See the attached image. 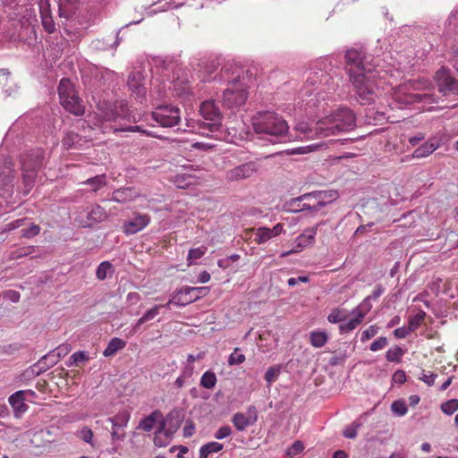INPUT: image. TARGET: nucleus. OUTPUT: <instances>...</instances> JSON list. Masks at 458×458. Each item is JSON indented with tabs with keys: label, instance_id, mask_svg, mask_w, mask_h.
I'll list each match as a JSON object with an SVG mask.
<instances>
[{
	"label": "nucleus",
	"instance_id": "1",
	"mask_svg": "<svg viewBox=\"0 0 458 458\" xmlns=\"http://www.w3.org/2000/svg\"><path fill=\"white\" fill-rule=\"evenodd\" d=\"M345 62L350 81L356 99L361 105H370L377 98L378 72L369 57L356 49L345 53Z\"/></svg>",
	"mask_w": 458,
	"mask_h": 458
},
{
	"label": "nucleus",
	"instance_id": "2",
	"mask_svg": "<svg viewBox=\"0 0 458 458\" xmlns=\"http://www.w3.org/2000/svg\"><path fill=\"white\" fill-rule=\"evenodd\" d=\"M432 82L425 78L409 81L393 89V99L400 106H408L415 103H437Z\"/></svg>",
	"mask_w": 458,
	"mask_h": 458
},
{
	"label": "nucleus",
	"instance_id": "3",
	"mask_svg": "<svg viewBox=\"0 0 458 458\" xmlns=\"http://www.w3.org/2000/svg\"><path fill=\"white\" fill-rule=\"evenodd\" d=\"M355 121V114L351 109L339 107L317 123L315 132L322 138L337 135L352 130Z\"/></svg>",
	"mask_w": 458,
	"mask_h": 458
},
{
	"label": "nucleus",
	"instance_id": "4",
	"mask_svg": "<svg viewBox=\"0 0 458 458\" xmlns=\"http://www.w3.org/2000/svg\"><path fill=\"white\" fill-rule=\"evenodd\" d=\"M252 127L258 134L283 136L289 129L286 121L278 114L271 111L258 112L252 117Z\"/></svg>",
	"mask_w": 458,
	"mask_h": 458
},
{
	"label": "nucleus",
	"instance_id": "5",
	"mask_svg": "<svg viewBox=\"0 0 458 458\" xmlns=\"http://www.w3.org/2000/svg\"><path fill=\"white\" fill-rule=\"evenodd\" d=\"M233 74L235 76L229 78V68H226L223 74V78L229 80V87L223 93L224 104L228 107H238L245 104L248 98V87L241 81L242 71L234 67Z\"/></svg>",
	"mask_w": 458,
	"mask_h": 458
},
{
	"label": "nucleus",
	"instance_id": "6",
	"mask_svg": "<svg viewBox=\"0 0 458 458\" xmlns=\"http://www.w3.org/2000/svg\"><path fill=\"white\" fill-rule=\"evenodd\" d=\"M222 114L214 101L202 102V137L217 132L221 127Z\"/></svg>",
	"mask_w": 458,
	"mask_h": 458
},
{
	"label": "nucleus",
	"instance_id": "7",
	"mask_svg": "<svg viewBox=\"0 0 458 458\" xmlns=\"http://www.w3.org/2000/svg\"><path fill=\"white\" fill-rule=\"evenodd\" d=\"M152 119L162 127H173L181 119L179 108L172 106H160L151 114Z\"/></svg>",
	"mask_w": 458,
	"mask_h": 458
},
{
	"label": "nucleus",
	"instance_id": "8",
	"mask_svg": "<svg viewBox=\"0 0 458 458\" xmlns=\"http://www.w3.org/2000/svg\"><path fill=\"white\" fill-rule=\"evenodd\" d=\"M259 165L256 161H250L229 169L225 173V180L228 182H235L247 180L258 174Z\"/></svg>",
	"mask_w": 458,
	"mask_h": 458
},
{
	"label": "nucleus",
	"instance_id": "9",
	"mask_svg": "<svg viewBox=\"0 0 458 458\" xmlns=\"http://www.w3.org/2000/svg\"><path fill=\"white\" fill-rule=\"evenodd\" d=\"M106 217L107 214L102 207L92 205L79 214L77 221L82 227H89L106 220Z\"/></svg>",
	"mask_w": 458,
	"mask_h": 458
},
{
	"label": "nucleus",
	"instance_id": "10",
	"mask_svg": "<svg viewBox=\"0 0 458 458\" xmlns=\"http://www.w3.org/2000/svg\"><path fill=\"white\" fill-rule=\"evenodd\" d=\"M372 306L367 300H364L359 306L352 310L353 318L347 323L339 326V331L342 334L349 333L358 327L363 321L367 313L371 310Z\"/></svg>",
	"mask_w": 458,
	"mask_h": 458
},
{
	"label": "nucleus",
	"instance_id": "11",
	"mask_svg": "<svg viewBox=\"0 0 458 458\" xmlns=\"http://www.w3.org/2000/svg\"><path fill=\"white\" fill-rule=\"evenodd\" d=\"M436 81L439 91L444 95L458 94V80L451 75L448 69H439L436 73Z\"/></svg>",
	"mask_w": 458,
	"mask_h": 458
},
{
	"label": "nucleus",
	"instance_id": "12",
	"mask_svg": "<svg viewBox=\"0 0 458 458\" xmlns=\"http://www.w3.org/2000/svg\"><path fill=\"white\" fill-rule=\"evenodd\" d=\"M200 288L199 287H183L178 291L172 299L165 305L170 308L171 305L185 306L199 298Z\"/></svg>",
	"mask_w": 458,
	"mask_h": 458
},
{
	"label": "nucleus",
	"instance_id": "13",
	"mask_svg": "<svg viewBox=\"0 0 458 458\" xmlns=\"http://www.w3.org/2000/svg\"><path fill=\"white\" fill-rule=\"evenodd\" d=\"M283 231L284 225L280 223L276 224L273 228L261 226L250 229V233H251V236H253V241L257 244H263L267 242L270 239L280 235Z\"/></svg>",
	"mask_w": 458,
	"mask_h": 458
},
{
	"label": "nucleus",
	"instance_id": "14",
	"mask_svg": "<svg viewBox=\"0 0 458 458\" xmlns=\"http://www.w3.org/2000/svg\"><path fill=\"white\" fill-rule=\"evenodd\" d=\"M317 234V227H310L306 229L301 235L296 238V247L291 250L285 251L281 254V257H287L291 254L297 253L304 248L312 245L315 242Z\"/></svg>",
	"mask_w": 458,
	"mask_h": 458
},
{
	"label": "nucleus",
	"instance_id": "15",
	"mask_svg": "<svg viewBox=\"0 0 458 458\" xmlns=\"http://www.w3.org/2000/svg\"><path fill=\"white\" fill-rule=\"evenodd\" d=\"M258 420L257 409L254 406H250L246 413H235L233 417V423L235 428L242 431L250 425H253Z\"/></svg>",
	"mask_w": 458,
	"mask_h": 458
},
{
	"label": "nucleus",
	"instance_id": "16",
	"mask_svg": "<svg viewBox=\"0 0 458 458\" xmlns=\"http://www.w3.org/2000/svg\"><path fill=\"white\" fill-rule=\"evenodd\" d=\"M28 394H32L30 392L17 391L9 396L8 402L13 410L14 416L19 418L28 411L26 401Z\"/></svg>",
	"mask_w": 458,
	"mask_h": 458
},
{
	"label": "nucleus",
	"instance_id": "17",
	"mask_svg": "<svg viewBox=\"0 0 458 458\" xmlns=\"http://www.w3.org/2000/svg\"><path fill=\"white\" fill-rule=\"evenodd\" d=\"M150 217L148 215H135L123 224V233L127 235L137 233L148 226Z\"/></svg>",
	"mask_w": 458,
	"mask_h": 458
},
{
	"label": "nucleus",
	"instance_id": "18",
	"mask_svg": "<svg viewBox=\"0 0 458 458\" xmlns=\"http://www.w3.org/2000/svg\"><path fill=\"white\" fill-rule=\"evenodd\" d=\"M182 421V416L180 411H173L165 420L161 419V428L165 429L171 437L177 431Z\"/></svg>",
	"mask_w": 458,
	"mask_h": 458
},
{
	"label": "nucleus",
	"instance_id": "19",
	"mask_svg": "<svg viewBox=\"0 0 458 458\" xmlns=\"http://www.w3.org/2000/svg\"><path fill=\"white\" fill-rule=\"evenodd\" d=\"M327 193L326 191H317L312 194H307L302 197V200H306L302 204L301 209H312V210H319L325 203L323 200L326 199Z\"/></svg>",
	"mask_w": 458,
	"mask_h": 458
},
{
	"label": "nucleus",
	"instance_id": "20",
	"mask_svg": "<svg viewBox=\"0 0 458 458\" xmlns=\"http://www.w3.org/2000/svg\"><path fill=\"white\" fill-rule=\"evenodd\" d=\"M145 77L141 72H133L128 79V86L137 97H143L146 94Z\"/></svg>",
	"mask_w": 458,
	"mask_h": 458
},
{
	"label": "nucleus",
	"instance_id": "21",
	"mask_svg": "<svg viewBox=\"0 0 458 458\" xmlns=\"http://www.w3.org/2000/svg\"><path fill=\"white\" fill-rule=\"evenodd\" d=\"M440 146V140H438L436 137L430 138L428 141H426L424 144H422L413 151L412 157L423 158L428 157Z\"/></svg>",
	"mask_w": 458,
	"mask_h": 458
},
{
	"label": "nucleus",
	"instance_id": "22",
	"mask_svg": "<svg viewBox=\"0 0 458 458\" xmlns=\"http://www.w3.org/2000/svg\"><path fill=\"white\" fill-rule=\"evenodd\" d=\"M58 94L61 105H68L66 99L78 95L73 84L69 79H62L58 86Z\"/></svg>",
	"mask_w": 458,
	"mask_h": 458
},
{
	"label": "nucleus",
	"instance_id": "23",
	"mask_svg": "<svg viewBox=\"0 0 458 458\" xmlns=\"http://www.w3.org/2000/svg\"><path fill=\"white\" fill-rule=\"evenodd\" d=\"M162 416L158 411L151 413L148 417L143 419L139 425V428L144 431H150L156 428L157 424L161 427Z\"/></svg>",
	"mask_w": 458,
	"mask_h": 458
},
{
	"label": "nucleus",
	"instance_id": "24",
	"mask_svg": "<svg viewBox=\"0 0 458 458\" xmlns=\"http://www.w3.org/2000/svg\"><path fill=\"white\" fill-rule=\"evenodd\" d=\"M131 418V412L127 409L120 411L115 416L108 418V421L111 422L114 428H125Z\"/></svg>",
	"mask_w": 458,
	"mask_h": 458
},
{
	"label": "nucleus",
	"instance_id": "25",
	"mask_svg": "<svg viewBox=\"0 0 458 458\" xmlns=\"http://www.w3.org/2000/svg\"><path fill=\"white\" fill-rule=\"evenodd\" d=\"M66 105H62L63 107L70 112L71 114H73L75 115H81L84 113V106L81 104V100L79 98V96H75L74 98H67L66 99Z\"/></svg>",
	"mask_w": 458,
	"mask_h": 458
},
{
	"label": "nucleus",
	"instance_id": "26",
	"mask_svg": "<svg viewBox=\"0 0 458 458\" xmlns=\"http://www.w3.org/2000/svg\"><path fill=\"white\" fill-rule=\"evenodd\" d=\"M125 345V341L118 337H114L108 343L106 348L103 352V354L106 357L114 356L118 351L123 349Z\"/></svg>",
	"mask_w": 458,
	"mask_h": 458
},
{
	"label": "nucleus",
	"instance_id": "27",
	"mask_svg": "<svg viewBox=\"0 0 458 458\" xmlns=\"http://www.w3.org/2000/svg\"><path fill=\"white\" fill-rule=\"evenodd\" d=\"M136 194L131 188H123L114 191L112 199L116 202L125 203L132 200Z\"/></svg>",
	"mask_w": 458,
	"mask_h": 458
},
{
	"label": "nucleus",
	"instance_id": "28",
	"mask_svg": "<svg viewBox=\"0 0 458 458\" xmlns=\"http://www.w3.org/2000/svg\"><path fill=\"white\" fill-rule=\"evenodd\" d=\"M198 181V178L192 176L188 173H181L175 175L174 183L178 188H187L191 184H195Z\"/></svg>",
	"mask_w": 458,
	"mask_h": 458
},
{
	"label": "nucleus",
	"instance_id": "29",
	"mask_svg": "<svg viewBox=\"0 0 458 458\" xmlns=\"http://www.w3.org/2000/svg\"><path fill=\"white\" fill-rule=\"evenodd\" d=\"M328 340V335L326 332L313 331L310 333V344L313 347L320 348L324 346Z\"/></svg>",
	"mask_w": 458,
	"mask_h": 458
},
{
	"label": "nucleus",
	"instance_id": "30",
	"mask_svg": "<svg viewBox=\"0 0 458 458\" xmlns=\"http://www.w3.org/2000/svg\"><path fill=\"white\" fill-rule=\"evenodd\" d=\"M161 305H156L152 309L147 310L142 317H140L138 321L136 322L134 326V331H137V329L147 321H149L153 319L158 313L159 309L161 308Z\"/></svg>",
	"mask_w": 458,
	"mask_h": 458
},
{
	"label": "nucleus",
	"instance_id": "31",
	"mask_svg": "<svg viewBox=\"0 0 458 458\" xmlns=\"http://www.w3.org/2000/svg\"><path fill=\"white\" fill-rule=\"evenodd\" d=\"M171 438L172 437L159 427L154 437V444L157 447H163L169 444Z\"/></svg>",
	"mask_w": 458,
	"mask_h": 458
},
{
	"label": "nucleus",
	"instance_id": "32",
	"mask_svg": "<svg viewBox=\"0 0 458 458\" xmlns=\"http://www.w3.org/2000/svg\"><path fill=\"white\" fill-rule=\"evenodd\" d=\"M76 437L82 440L83 442L90 445V446L95 447L94 442V434L93 431L87 426L82 427L76 432Z\"/></svg>",
	"mask_w": 458,
	"mask_h": 458
},
{
	"label": "nucleus",
	"instance_id": "33",
	"mask_svg": "<svg viewBox=\"0 0 458 458\" xmlns=\"http://www.w3.org/2000/svg\"><path fill=\"white\" fill-rule=\"evenodd\" d=\"M426 318V312L423 310H419L417 314L413 317H411L408 321V327L411 332H415L419 327L424 322Z\"/></svg>",
	"mask_w": 458,
	"mask_h": 458
},
{
	"label": "nucleus",
	"instance_id": "34",
	"mask_svg": "<svg viewBox=\"0 0 458 458\" xmlns=\"http://www.w3.org/2000/svg\"><path fill=\"white\" fill-rule=\"evenodd\" d=\"M295 130L303 135L301 139L310 140L316 137L321 138L315 132L316 126L314 128H310L306 123H301L296 125Z\"/></svg>",
	"mask_w": 458,
	"mask_h": 458
},
{
	"label": "nucleus",
	"instance_id": "35",
	"mask_svg": "<svg viewBox=\"0 0 458 458\" xmlns=\"http://www.w3.org/2000/svg\"><path fill=\"white\" fill-rule=\"evenodd\" d=\"M347 318V315L345 311L340 308H335L331 310L329 315L327 316L328 322L332 324H336L339 322H342L345 320Z\"/></svg>",
	"mask_w": 458,
	"mask_h": 458
},
{
	"label": "nucleus",
	"instance_id": "36",
	"mask_svg": "<svg viewBox=\"0 0 458 458\" xmlns=\"http://www.w3.org/2000/svg\"><path fill=\"white\" fill-rule=\"evenodd\" d=\"M112 264L108 261L101 262L96 271L97 278L99 280H104L106 278L108 274L112 273Z\"/></svg>",
	"mask_w": 458,
	"mask_h": 458
},
{
	"label": "nucleus",
	"instance_id": "37",
	"mask_svg": "<svg viewBox=\"0 0 458 458\" xmlns=\"http://www.w3.org/2000/svg\"><path fill=\"white\" fill-rule=\"evenodd\" d=\"M403 355V351L399 346H394L389 349L386 353V358L390 362H400L401 358Z\"/></svg>",
	"mask_w": 458,
	"mask_h": 458
},
{
	"label": "nucleus",
	"instance_id": "38",
	"mask_svg": "<svg viewBox=\"0 0 458 458\" xmlns=\"http://www.w3.org/2000/svg\"><path fill=\"white\" fill-rule=\"evenodd\" d=\"M281 372V366L280 365H275L268 368L265 374V380L268 383V385H271L276 379L278 378Z\"/></svg>",
	"mask_w": 458,
	"mask_h": 458
},
{
	"label": "nucleus",
	"instance_id": "39",
	"mask_svg": "<svg viewBox=\"0 0 458 458\" xmlns=\"http://www.w3.org/2000/svg\"><path fill=\"white\" fill-rule=\"evenodd\" d=\"M216 376L212 371H207L202 375V387L212 389L216 384Z\"/></svg>",
	"mask_w": 458,
	"mask_h": 458
},
{
	"label": "nucleus",
	"instance_id": "40",
	"mask_svg": "<svg viewBox=\"0 0 458 458\" xmlns=\"http://www.w3.org/2000/svg\"><path fill=\"white\" fill-rule=\"evenodd\" d=\"M223 449V445L218 442H210L202 445V458H207L212 453H217Z\"/></svg>",
	"mask_w": 458,
	"mask_h": 458
},
{
	"label": "nucleus",
	"instance_id": "41",
	"mask_svg": "<svg viewBox=\"0 0 458 458\" xmlns=\"http://www.w3.org/2000/svg\"><path fill=\"white\" fill-rule=\"evenodd\" d=\"M458 410V400L457 399H451L441 405V411L447 414L451 415L454 413Z\"/></svg>",
	"mask_w": 458,
	"mask_h": 458
},
{
	"label": "nucleus",
	"instance_id": "42",
	"mask_svg": "<svg viewBox=\"0 0 458 458\" xmlns=\"http://www.w3.org/2000/svg\"><path fill=\"white\" fill-rule=\"evenodd\" d=\"M89 354L84 351L75 352L71 357L68 366L77 365L80 362H83L89 360Z\"/></svg>",
	"mask_w": 458,
	"mask_h": 458
},
{
	"label": "nucleus",
	"instance_id": "43",
	"mask_svg": "<svg viewBox=\"0 0 458 458\" xmlns=\"http://www.w3.org/2000/svg\"><path fill=\"white\" fill-rule=\"evenodd\" d=\"M240 348H235L228 358V364L230 366L240 365L245 361V356L240 353Z\"/></svg>",
	"mask_w": 458,
	"mask_h": 458
},
{
	"label": "nucleus",
	"instance_id": "44",
	"mask_svg": "<svg viewBox=\"0 0 458 458\" xmlns=\"http://www.w3.org/2000/svg\"><path fill=\"white\" fill-rule=\"evenodd\" d=\"M199 358V355L198 354L197 356H193L191 354H190L188 356V359H187V361H188V364L186 365L184 370L182 371V376L183 377H185L187 379V381H191V377L193 374V368L191 366V364Z\"/></svg>",
	"mask_w": 458,
	"mask_h": 458
},
{
	"label": "nucleus",
	"instance_id": "45",
	"mask_svg": "<svg viewBox=\"0 0 458 458\" xmlns=\"http://www.w3.org/2000/svg\"><path fill=\"white\" fill-rule=\"evenodd\" d=\"M391 410L394 413L397 414L398 416H403L408 411L407 406L404 401L403 400H396L393 402L391 405Z\"/></svg>",
	"mask_w": 458,
	"mask_h": 458
},
{
	"label": "nucleus",
	"instance_id": "46",
	"mask_svg": "<svg viewBox=\"0 0 458 458\" xmlns=\"http://www.w3.org/2000/svg\"><path fill=\"white\" fill-rule=\"evenodd\" d=\"M86 184L89 185L93 191L100 189L106 183L104 175H98L86 181Z\"/></svg>",
	"mask_w": 458,
	"mask_h": 458
},
{
	"label": "nucleus",
	"instance_id": "47",
	"mask_svg": "<svg viewBox=\"0 0 458 458\" xmlns=\"http://www.w3.org/2000/svg\"><path fill=\"white\" fill-rule=\"evenodd\" d=\"M304 449V445L301 441H295L287 450V456L293 458V456L301 454Z\"/></svg>",
	"mask_w": 458,
	"mask_h": 458
},
{
	"label": "nucleus",
	"instance_id": "48",
	"mask_svg": "<svg viewBox=\"0 0 458 458\" xmlns=\"http://www.w3.org/2000/svg\"><path fill=\"white\" fill-rule=\"evenodd\" d=\"M378 331V327L375 325L369 327L365 331L362 332L360 341L367 342L368 340L374 337Z\"/></svg>",
	"mask_w": 458,
	"mask_h": 458
},
{
	"label": "nucleus",
	"instance_id": "49",
	"mask_svg": "<svg viewBox=\"0 0 458 458\" xmlns=\"http://www.w3.org/2000/svg\"><path fill=\"white\" fill-rule=\"evenodd\" d=\"M360 425L357 422H352L347 426L344 430V436L347 438H354L357 436V430Z\"/></svg>",
	"mask_w": 458,
	"mask_h": 458
},
{
	"label": "nucleus",
	"instance_id": "50",
	"mask_svg": "<svg viewBox=\"0 0 458 458\" xmlns=\"http://www.w3.org/2000/svg\"><path fill=\"white\" fill-rule=\"evenodd\" d=\"M436 377L437 374L422 370L421 375L419 377V379L430 386L434 385Z\"/></svg>",
	"mask_w": 458,
	"mask_h": 458
},
{
	"label": "nucleus",
	"instance_id": "51",
	"mask_svg": "<svg viewBox=\"0 0 458 458\" xmlns=\"http://www.w3.org/2000/svg\"><path fill=\"white\" fill-rule=\"evenodd\" d=\"M387 344H388V342H387L386 337L381 336L370 344L369 349L372 352H377V351L384 349L387 345Z\"/></svg>",
	"mask_w": 458,
	"mask_h": 458
},
{
	"label": "nucleus",
	"instance_id": "52",
	"mask_svg": "<svg viewBox=\"0 0 458 458\" xmlns=\"http://www.w3.org/2000/svg\"><path fill=\"white\" fill-rule=\"evenodd\" d=\"M240 259V255L238 254H232L230 255L229 257L225 258V259H220L218 261V265L220 267H227L230 263H234L236 261H238Z\"/></svg>",
	"mask_w": 458,
	"mask_h": 458
},
{
	"label": "nucleus",
	"instance_id": "53",
	"mask_svg": "<svg viewBox=\"0 0 458 458\" xmlns=\"http://www.w3.org/2000/svg\"><path fill=\"white\" fill-rule=\"evenodd\" d=\"M219 63L216 60H212L209 64L206 65V72H207V80L210 81L213 79L212 73L216 72L219 67Z\"/></svg>",
	"mask_w": 458,
	"mask_h": 458
},
{
	"label": "nucleus",
	"instance_id": "54",
	"mask_svg": "<svg viewBox=\"0 0 458 458\" xmlns=\"http://www.w3.org/2000/svg\"><path fill=\"white\" fill-rule=\"evenodd\" d=\"M39 12L41 18L46 16H51L50 4L47 0H40Z\"/></svg>",
	"mask_w": 458,
	"mask_h": 458
},
{
	"label": "nucleus",
	"instance_id": "55",
	"mask_svg": "<svg viewBox=\"0 0 458 458\" xmlns=\"http://www.w3.org/2000/svg\"><path fill=\"white\" fill-rule=\"evenodd\" d=\"M140 300V293L136 292H131L126 295V303L129 306L136 305Z\"/></svg>",
	"mask_w": 458,
	"mask_h": 458
},
{
	"label": "nucleus",
	"instance_id": "56",
	"mask_svg": "<svg viewBox=\"0 0 458 458\" xmlns=\"http://www.w3.org/2000/svg\"><path fill=\"white\" fill-rule=\"evenodd\" d=\"M41 21L43 27L47 32L52 33L55 30V23L52 16L42 17Z\"/></svg>",
	"mask_w": 458,
	"mask_h": 458
},
{
	"label": "nucleus",
	"instance_id": "57",
	"mask_svg": "<svg viewBox=\"0 0 458 458\" xmlns=\"http://www.w3.org/2000/svg\"><path fill=\"white\" fill-rule=\"evenodd\" d=\"M39 226L36 225H32L29 229H25L21 231V236L26 238L33 237L39 233Z\"/></svg>",
	"mask_w": 458,
	"mask_h": 458
},
{
	"label": "nucleus",
	"instance_id": "58",
	"mask_svg": "<svg viewBox=\"0 0 458 458\" xmlns=\"http://www.w3.org/2000/svg\"><path fill=\"white\" fill-rule=\"evenodd\" d=\"M232 431H231V428L230 427L228 426H225V427H221L215 434V437L216 439H223V438H225L227 437H229L231 435Z\"/></svg>",
	"mask_w": 458,
	"mask_h": 458
},
{
	"label": "nucleus",
	"instance_id": "59",
	"mask_svg": "<svg viewBox=\"0 0 458 458\" xmlns=\"http://www.w3.org/2000/svg\"><path fill=\"white\" fill-rule=\"evenodd\" d=\"M105 121H114L118 114L110 107L106 111H102L99 114Z\"/></svg>",
	"mask_w": 458,
	"mask_h": 458
},
{
	"label": "nucleus",
	"instance_id": "60",
	"mask_svg": "<svg viewBox=\"0 0 458 458\" xmlns=\"http://www.w3.org/2000/svg\"><path fill=\"white\" fill-rule=\"evenodd\" d=\"M394 383L403 384L406 381L405 372L402 369L396 370L392 377Z\"/></svg>",
	"mask_w": 458,
	"mask_h": 458
},
{
	"label": "nucleus",
	"instance_id": "61",
	"mask_svg": "<svg viewBox=\"0 0 458 458\" xmlns=\"http://www.w3.org/2000/svg\"><path fill=\"white\" fill-rule=\"evenodd\" d=\"M200 259V250L199 249H192L189 251L188 260L189 264H195L197 260Z\"/></svg>",
	"mask_w": 458,
	"mask_h": 458
},
{
	"label": "nucleus",
	"instance_id": "62",
	"mask_svg": "<svg viewBox=\"0 0 458 458\" xmlns=\"http://www.w3.org/2000/svg\"><path fill=\"white\" fill-rule=\"evenodd\" d=\"M35 171H27L24 168L23 180L26 184V187H30L34 182Z\"/></svg>",
	"mask_w": 458,
	"mask_h": 458
},
{
	"label": "nucleus",
	"instance_id": "63",
	"mask_svg": "<svg viewBox=\"0 0 458 458\" xmlns=\"http://www.w3.org/2000/svg\"><path fill=\"white\" fill-rule=\"evenodd\" d=\"M411 333V330L409 327H398L394 331V335L396 338L403 339L405 338L409 334Z\"/></svg>",
	"mask_w": 458,
	"mask_h": 458
},
{
	"label": "nucleus",
	"instance_id": "64",
	"mask_svg": "<svg viewBox=\"0 0 458 458\" xmlns=\"http://www.w3.org/2000/svg\"><path fill=\"white\" fill-rule=\"evenodd\" d=\"M4 298L12 302H18L21 295L17 291L10 290L4 293Z\"/></svg>",
	"mask_w": 458,
	"mask_h": 458
}]
</instances>
